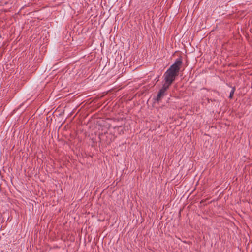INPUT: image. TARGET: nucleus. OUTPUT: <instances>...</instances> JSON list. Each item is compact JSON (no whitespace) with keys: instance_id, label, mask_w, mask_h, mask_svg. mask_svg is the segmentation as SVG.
Instances as JSON below:
<instances>
[{"instance_id":"obj_1","label":"nucleus","mask_w":252,"mask_h":252,"mask_svg":"<svg viewBox=\"0 0 252 252\" xmlns=\"http://www.w3.org/2000/svg\"><path fill=\"white\" fill-rule=\"evenodd\" d=\"M182 59L180 57L176 59L174 63L166 70L163 75V84L170 86L175 81L176 77L178 75L181 66L182 64Z\"/></svg>"},{"instance_id":"obj_2","label":"nucleus","mask_w":252,"mask_h":252,"mask_svg":"<svg viewBox=\"0 0 252 252\" xmlns=\"http://www.w3.org/2000/svg\"><path fill=\"white\" fill-rule=\"evenodd\" d=\"M168 85L163 84L162 88L159 90L157 96L156 100L158 102L160 101L162 98L166 94V91L169 88Z\"/></svg>"},{"instance_id":"obj_3","label":"nucleus","mask_w":252,"mask_h":252,"mask_svg":"<svg viewBox=\"0 0 252 252\" xmlns=\"http://www.w3.org/2000/svg\"><path fill=\"white\" fill-rule=\"evenodd\" d=\"M235 91V87H233L232 88L231 92H230L229 96V97L230 98H232L233 97Z\"/></svg>"},{"instance_id":"obj_4","label":"nucleus","mask_w":252,"mask_h":252,"mask_svg":"<svg viewBox=\"0 0 252 252\" xmlns=\"http://www.w3.org/2000/svg\"><path fill=\"white\" fill-rule=\"evenodd\" d=\"M155 80H156V82H158L159 81V76L158 77H157L155 79Z\"/></svg>"}]
</instances>
